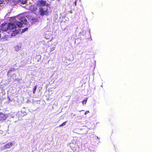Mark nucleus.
Segmentation results:
<instances>
[{
  "mask_svg": "<svg viewBox=\"0 0 152 152\" xmlns=\"http://www.w3.org/2000/svg\"><path fill=\"white\" fill-rule=\"evenodd\" d=\"M21 48V47L20 46L17 45L14 48L15 50H16V51H18Z\"/></svg>",
  "mask_w": 152,
  "mask_h": 152,
  "instance_id": "obj_11",
  "label": "nucleus"
},
{
  "mask_svg": "<svg viewBox=\"0 0 152 152\" xmlns=\"http://www.w3.org/2000/svg\"><path fill=\"white\" fill-rule=\"evenodd\" d=\"M89 113V111H87L85 113V114L86 115V114H87V113Z\"/></svg>",
  "mask_w": 152,
  "mask_h": 152,
  "instance_id": "obj_19",
  "label": "nucleus"
},
{
  "mask_svg": "<svg viewBox=\"0 0 152 152\" xmlns=\"http://www.w3.org/2000/svg\"><path fill=\"white\" fill-rule=\"evenodd\" d=\"M3 1H4L3 0H0V4H1L3 3Z\"/></svg>",
  "mask_w": 152,
  "mask_h": 152,
  "instance_id": "obj_16",
  "label": "nucleus"
},
{
  "mask_svg": "<svg viewBox=\"0 0 152 152\" xmlns=\"http://www.w3.org/2000/svg\"><path fill=\"white\" fill-rule=\"evenodd\" d=\"M19 114L20 115V117H22L27 115V113L25 111H21L19 113Z\"/></svg>",
  "mask_w": 152,
  "mask_h": 152,
  "instance_id": "obj_9",
  "label": "nucleus"
},
{
  "mask_svg": "<svg viewBox=\"0 0 152 152\" xmlns=\"http://www.w3.org/2000/svg\"><path fill=\"white\" fill-rule=\"evenodd\" d=\"M12 71V70H9L8 71V72L7 74H8V73H10V72H11V71Z\"/></svg>",
  "mask_w": 152,
  "mask_h": 152,
  "instance_id": "obj_21",
  "label": "nucleus"
},
{
  "mask_svg": "<svg viewBox=\"0 0 152 152\" xmlns=\"http://www.w3.org/2000/svg\"><path fill=\"white\" fill-rule=\"evenodd\" d=\"M28 28H26L23 29L22 31V32L23 33L25 32L26 31H27L28 30Z\"/></svg>",
  "mask_w": 152,
  "mask_h": 152,
  "instance_id": "obj_15",
  "label": "nucleus"
},
{
  "mask_svg": "<svg viewBox=\"0 0 152 152\" xmlns=\"http://www.w3.org/2000/svg\"><path fill=\"white\" fill-rule=\"evenodd\" d=\"M19 20L24 24H26L27 21L24 17H21Z\"/></svg>",
  "mask_w": 152,
  "mask_h": 152,
  "instance_id": "obj_5",
  "label": "nucleus"
},
{
  "mask_svg": "<svg viewBox=\"0 0 152 152\" xmlns=\"http://www.w3.org/2000/svg\"><path fill=\"white\" fill-rule=\"evenodd\" d=\"M37 86H34V87L33 88V94H35V91H36L37 89Z\"/></svg>",
  "mask_w": 152,
  "mask_h": 152,
  "instance_id": "obj_13",
  "label": "nucleus"
},
{
  "mask_svg": "<svg viewBox=\"0 0 152 152\" xmlns=\"http://www.w3.org/2000/svg\"><path fill=\"white\" fill-rule=\"evenodd\" d=\"M16 24L17 26L19 28H20L22 26V23L20 22L17 21L16 22Z\"/></svg>",
  "mask_w": 152,
  "mask_h": 152,
  "instance_id": "obj_10",
  "label": "nucleus"
},
{
  "mask_svg": "<svg viewBox=\"0 0 152 152\" xmlns=\"http://www.w3.org/2000/svg\"><path fill=\"white\" fill-rule=\"evenodd\" d=\"M13 144L12 142H9L6 144L5 146V148H9L11 147Z\"/></svg>",
  "mask_w": 152,
  "mask_h": 152,
  "instance_id": "obj_6",
  "label": "nucleus"
},
{
  "mask_svg": "<svg viewBox=\"0 0 152 152\" xmlns=\"http://www.w3.org/2000/svg\"><path fill=\"white\" fill-rule=\"evenodd\" d=\"M11 36H15V34L14 33H13L11 34Z\"/></svg>",
  "mask_w": 152,
  "mask_h": 152,
  "instance_id": "obj_20",
  "label": "nucleus"
},
{
  "mask_svg": "<svg viewBox=\"0 0 152 152\" xmlns=\"http://www.w3.org/2000/svg\"><path fill=\"white\" fill-rule=\"evenodd\" d=\"M67 121H66L64 123H63L61 124H60L58 127H61V126H64L66 125V123L67 122Z\"/></svg>",
  "mask_w": 152,
  "mask_h": 152,
  "instance_id": "obj_12",
  "label": "nucleus"
},
{
  "mask_svg": "<svg viewBox=\"0 0 152 152\" xmlns=\"http://www.w3.org/2000/svg\"><path fill=\"white\" fill-rule=\"evenodd\" d=\"M1 29L2 31H6L8 30V23H3L1 25Z\"/></svg>",
  "mask_w": 152,
  "mask_h": 152,
  "instance_id": "obj_2",
  "label": "nucleus"
},
{
  "mask_svg": "<svg viewBox=\"0 0 152 152\" xmlns=\"http://www.w3.org/2000/svg\"><path fill=\"white\" fill-rule=\"evenodd\" d=\"M39 2L41 6H47L48 5V4L46 5V1H44L43 0H41L39 1Z\"/></svg>",
  "mask_w": 152,
  "mask_h": 152,
  "instance_id": "obj_4",
  "label": "nucleus"
},
{
  "mask_svg": "<svg viewBox=\"0 0 152 152\" xmlns=\"http://www.w3.org/2000/svg\"><path fill=\"white\" fill-rule=\"evenodd\" d=\"M87 98H86V99L84 100H83V101H82V104H83V105H84V104H86V102H87Z\"/></svg>",
  "mask_w": 152,
  "mask_h": 152,
  "instance_id": "obj_14",
  "label": "nucleus"
},
{
  "mask_svg": "<svg viewBox=\"0 0 152 152\" xmlns=\"http://www.w3.org/2000/svg\"><path fill=\"white\" fill-rule=\"evenodd\" d=\"M6 118L5 115L3 114H0V120H4Z\"/></svg>",
  "mask_w": 152,
  "mask_h": 152,
  "instance_id": "obj_8",
  "label": "nucleus"
},
{
  "mask_svg": "<svg viewBox=\"0 0 152 152\" xmlns=\"http://www.w3.org/2000/svg\"><path fill=\"white\" fill-rule=\"evenodd\" d=\"M15 1L17 3H20L23 4H25L26 2V0H15Z\"/></svg>",
  "mask_w": 152,
  "mask_h": 152,
  "instance_id": "obj_7",
  "label": "nucleus"
},
{
  "mask_svg": "<svg viewBox=\"0 0 152 152\" xmlns=\"http://www.w3.org/2000/svg\"><path fill=\"white\" fill-rule=\"evenodd\" d=\"M39 12L42 16L48 15H49V11L47 8L45 9V8L40 7L39 8Z\"/></svg>",
  "mask_w": 152,
  "mask_h": 152,
  "instance_id": "obj_1",
  "label": "nucleus"
},
{
  "mask_svg": "<svg viewBox=\"0 0 152 152\" xmlns=\"http://www.w3.org/2000/svg\"><path fill=\"white\" fill-rule=\"evenodd\" d=\"M8 25V29L13 30L16 28V26L13 23H9Z\"/></svg>",
  "mask_w": 152,
  "mask_h": 152,
  "instance_id": "obj_3",
  "label": "nucleus"
},
{
  "mask_svg": "<svg viewBox=\"0 0 152 152\" xmlns=\"http://www.w3.org/2000/svg\"><path fill=\"white\" fill-rule=\"evenodd\" d=\"M13 69V70H15V69Z\"/></svg>",
  "mask_w": 152,
  "mask_h": 152,
  "instance_id": "obj_22",
  "label": "nucleus"
},
{
  "mask_svg": "<svg viewBox=\"0 0 152 152\" xmlns=\"http://www.w3.org/2000/svg\"><path fill=\"white\" fill-rule=\"evenodd\" d=\"M74 4H75V6H76V4H77V1H75V2H74Z\"/></svg>",
  "mask_w": 152,
  "mask_h": 152,
  "instance_id": "obj_18",
  "label": "nucleus"
},
{
  "mask_svg": "<svg viewBox=\"0 0 152 152\" xmlns=\"http://www.w3.org/2000/svg\"><path fill=\"white\" fill-rule=\"evenodd\" d=\"M55 48V47H54L52 48L51 49V51H53L54 50Z\"/></svg>",
  "mask_w": 152,
  "mask_h": 152,
  "instance_id": "obj_17",
  "label": "nucleus"
}]
</instances>
